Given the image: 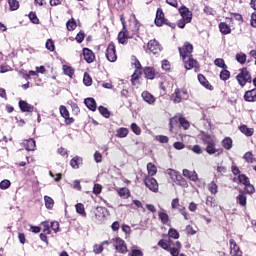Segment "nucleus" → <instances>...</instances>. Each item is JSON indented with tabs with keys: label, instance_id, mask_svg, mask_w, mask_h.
Masks as SVG:
<instances>
[{
	"label": "nucleus",
	"instance_id": "nucleus-1",
	"mask_svg": "<svg viewBox=\"0 0 256 256\" xmlns=\"http://www.w3.org/2000/svg\"><path fill=\"white\" fill-rule=\"evenodd\" d=\"M167 174L169 175L170 179L176 183V185H180V187H189L187 184V180L179 174V172L173 170V169H167Z\"/></svg>",
	"mask_w": 256,
	"mask_h": 256
},
{
	"label": "nucleus",
	"instance_id": "nucleus-2",
	"mask_svg": "<svg viewBox=\"0 0 256 256\" xmlns=\"http://www.w3.org/2000/svg\"><path fill=\"white\" fill-rule=\"evenodd\" d=\"M236 79L240 85V87H245L247 83H251V73H249V70L247 68H243L240 70V73L236 76Z\"/></svg>",
	"mask_w": 256,
	"mask_h": 256
},
{
	"label": "nucleus",
	"instance_id": "nucleus-3",
	"mask_svg": "<svg viewBox=\"0 0 256 256\" xmlns=\"http://www.w3.org/2000/svg\"><path fill=\"white\" fill-rule=\"evenodd\" d=\"M165 24L172 29H175V23H168L167 20H165V14L163 13V10L158 8L156 12L155 25H157V27H161Z\"/></svg>",
	"mask_w": 256,
	"mask_h": 256
},
{
	"label": "nucleus",
	"instance_id": "nucleus-4",
	"mask_svg": "<svg viewBox=\"0 0 256 256\" xmlns=\"http://www.w3.org/2000/svg\"><path fill=\"white\" fill-rule=\"evenodd\" d=\"M173 103H181L185 99H189V94L185 89L176 88L171 96Z\"/></svg>",
	"mask_w": 256,
	"mask_h": 256
},
{
	"label": "nucleus",
	"instance_id": "nucleus-5",
	"mask_svg": "<svg viewBox=\"0 0 256 256\" xmlns=\"http://www.w3.org/2000/svg\"><path fill=\"white\" fill-rule=\"evenodd\" d=\"M147 49H148V51H150V53H153V55H159V53H161V51H163V47L155 39L150 40L148 42Z\"/></svg>",
	"mask_w": 256,
	"mask_h": 256
},
{
	"label": "nucleus",
	"instance_id": "nucleus-6",
	"mask_svg": "<svg viewBox=\"0 0 256 256\" xmlns=\"http://www.w3.org/2000/svg\"><path fill=\"white\" fill-rule=\"evenodd\" d=\"M144 184L150 191H153V193L159 191V183H157V180L153 177L146 176L144 178Z\"/></svg>",
	"mask_w": 256,
	"mask_h": 256
},
{
	"label": "nucleus",
	"instance_id": "nucleus-7",
	"mask_svg": "<svg viewBox=\"0 0 256 256\" xmlns=\"http://www.w3.org/2000/svg\"><path fill=\"white\" fill-rule=\"evenodd\" d=\"M112 241H113L115 250L118 253H127V244H125V240H123L119 237H116Z\"/></svg>",
	"mask_w": 256,
	"mask_h": 256
},
{
	"label": "nucleus",
	"instance_id": "nucleus-8",
	"mask_svg": "<svg viewBox=\"0 0 256 256\" xmlns=\"http://www.w3.org/2000/svg\"><path fill=\"white\" fill-rule=\"evenodd\" d=\"M179 53L182 59H185L186 57H191V53H193V44L185 42L183 47L179 48Z\"/></svg>",
	"mask_w": 256,
	"mask_h": 256
},
{
	"label": "nucleus",
	"instance_id": "nucleus-9",
	"mask_svg": "<svg viewBox=\"0 0 256 256\" xmlns=\"http://www.w3.org/2000/svg\"><path fill=\"white\" fill-rule=\"evenodd\" d=\"M106 59L110 61V63H115L117 61V54L115 50V44L111 42L106 50Z\"/></svg>",
	"mask_w": 256,
	"mask_h": 256
},
{
	"label": "nucleus",
	"instance_id": "nucleus-10",
	"mask_svg": "<svg viewBox=\"0 0 256 256\" xmlns=\"http://www.w3.org/2000/svg\"><path fill=\"white\" fill-rule=\"evenodd\" d=\"M179 13L181 15V19L183 21H185V23H191L192 19H193V13H191V11L189 10V8L185 7V6H181L179 8Z\"/></svg>",
	"mask_w": 256,
	"mask_h": 256
},
{
	"label": "nucleus",
	"instance_id": "nucleus-11",
	"mask_svg": "<svg viewBox=\"0 0 256 256\" xmlns=\"http://www.w3.org/2000/svg\"><path fill=\"white\" fill-rule=\"evenodd\" d=\"M182 61L184 63L185 69H197L199 67V62L197 60L193 59V56H186L185 58H182Z\"/></svg>",
	"mask_w": 256,
	"mask_h": 256
},
{
	"label": "nucleus",
	"instance_id": "nucleus-12",
	"mask_svg": "<svg viewBox=\"0 0 256 256\" xmlns=\"http://www.w3.org/2000/svg\"><path fill=\"white\" fill-rule=\"evenodd\" d=\"M60 115L63 117L66 125H71L75 123V119L73 117H69V110H67V107L61 105L59 108Z\"/></svg>",
	"mask_w": 256,
	"mask_h": 256
},
{
	"label": "nucleus",
	"instance_id": "nucleus-13",
	"mask_svg": "<svg viewBox=\"0 0 256 256\" xmlns=\"http://www.w3.org/2000/svg\"><path fill=\"white\" fill-rule=\"evenodd\" d=\"M182 175L189 179L190 181H193L196 183V181H199V176L197 175L196 171H191L189 169H183L182 170Z\"/></svg>",
	"mask_w": 256,
	"mask_h": 256
},
{
	"label": "nucleus",
	"instance_id": "nucleus-14",
	"mask_svg": "<svg viewBox=\"0 0 256 256\" xmlns=\"http://www.w3.org/2000/svg\"><path fill=\"white\" fill-rule=\"evenodd\" d=\"M141 97L145 103H148V105H155V102L157 101V98H155L149 91H143Z\"/></svg>",
	"mask_w": 256,
	"mask_h": 256
},
{
	"label": "nucleus",
	"instance_id": "nucleus-15",
	"mask_svg": "<svg viewBox=\"0 0 256 256\" xmlns=\"http://www.w3.org/2000/svg\"><path fill=\"white\" fill-rule=\"evenodd\" d=\"M19 107L23 113H33L35 107L33 105L27 103V101L20 100Z\"/></svg>",
	"mask_w": 256,
	"mask_h": 256
},
{
	"label": "nucleus",
	"instance_id": "nucleus-16",
	"mask_svg": "<svg viewBox=\"0 0 256 256\" xmlns=\"http://www.w3.org/2000/svg\"><path fill=\"white\" fill-rule=\"evenodd\" d=\"M83 57L86 63H93L95 61V54L89 48L83 49Z\"/></svg>",
	"mask_w": 256,
	"mask_h": 256
},
{
	"label": "nucleus",
	"instance_id": "nucleus-17",
	"mask_svg": "<svg viewBox=\"0 0 256 256\" xmlns=\"http://www.w3.org/2000/svg\"><path fill=\"white\" fill-rule=\"evenodd\" d=\"M230 249V254L232 256H243V252H241V249L233 240H230Z\"/></svg>",
	"mask_w": 256,
	"mask_h": 256
},
{
	"label": "nucleus",
	"instance_id": "nucleus-18",
	"mask_svg": "<svg viewBox=\"0 0 256 256\" xmlns=\"http://www.w3.org/2000/svg\"><path fill=\"white\" fill-rule=\"evenodd\" d=\"M244 100H246L248 103H255L256 89L246 91L244 94Z\"/></svg>",
	"mask_w": 256,
	"mask_h": 256
},
{
	"label": "nucleus",
	"instance_id": "nucleus-19",
	"mask_svg": "<svg viewBox=\"0 0 256 256\" xmlns=\"http://www.w3.org/2000/svg\"><path fill=\"white\" fill-rule=\"evenodd\" d=\"M206 152L208 153V155H215V153H218L219 155L223 153V150H217V148H215V141H214L207 144Z\"/></svg>",
	"mask_w": 256,
	"mask_h": 256
},
{
	"label": "nucleus",
	"instance_id": "nucleus-20",
	"mask_svg": "<svg viewBox=\"0 0 256 256\" xmlns=\"http://www.w3.org/2000/svg\"><path fill=\"white\" fill-rule=\"evenodd\" d=\"M129 38L130 37H129V32L127 31V28H126V30H123V28H122V31L119 32V34H118L119 43H121L122 45H125Z\"/></svg>",
	"mask_w": 256,
	"mask_h": 256
},
{
	"label": "nucleus",
	"instance_id": "nucleus-21",
	"mask_svg": "<svg viewBox=\"0 0 256 256\" xmlns=\"http://www.w3.org/2000/svg\"><path fill=\"white\" fill-rule=\"evenodd\" d=\"M23 143L26 151H35V148L37 147V144L33 138L24 140Z\"/></svg>",
	"mask_w": 256,
	"mask_h": 256
},
{
	"label": "nucleus",
	"instance_id": "nucleus-22",
	"mask_svg": "<svg viewBox=\"0 0 256 256\" xmlns=\"http://www.w3.org/2000/svg\"><path fill=\"white\" fill-rule=\"evenodd\" d=\"M84 104L90 111H97V102L93 98H86Z\"/></svg>",
	"mask_w": 256,
	"mask_h": 256
},
{
	"label": "nucleus",
	"instance_id": "nucleus-23",
	"mask_svg": "<svg viewBox=\"0 0 256 256\" xmlns=\"http://www.w3.org/2000/svg\"><path fill=\"white\" fill-rule=\"evenodd\" d=\"M239 131H241L246 137H252L253 133H255V129L249 128L247 125H241L239 127Z\"/></svg>",
	"mask_w": 256,
	"mask_h": 256
},
{
	"label": "nucleus",
	"instance_id": "nucleus-24",
	"mask_svg": "<svg viewBox=\"0 0 256 256\" xmlns=\"http://www.w3.org/2000/svg\"><path fill=\"white\" fill-rule=\"evenodd\" d=\"M117 193L119 197H122V199H128V197L131 196V191H129V188L123 187L117 190Z\"/></svg>",
	"mask_w": 256,
	"mask_h": 256
},
{
	"label": "nucleus",
	"instance_id": "nucleus-25",
	"mask_svg": "<svg viewBox=\"0 0 256 256\" xmlns=\"http://www.w3.org/2000/svg\"><path fill=\"white\" fill-rule=\"evenodd\" d=\"M219 29L222 35H229V33H231V27L225 22L219 24Z\"/></svg>",
	"mask_w": 256,
	"mask_h": 256
},
{
	"label": "nucleus",
	"instance_id": "nucleus-26",
	"mask_svg": "<svg viewBox=\"0 0 256 256\" xmlns=\"http://www.w3.org/2000/svg\"><path fill=\"white\" fill-rule=\"evenodd\" d=\"M236 203H238V205H241V207H245L247 205V196L243 192H241L236 197Z\"/></svg>",
	"mask_w": 256,
	"mask_h": 256
},
{
	"label": "nucleus",
	"instance_id": "nucleus-27",
	"mask_svg": "<svg viewBox=\"0 0 256 256\" xmlns=\"http://www.w3.org/2000/svg\"><path fill=\"white\" fill-rule=\"evenodd\" d=\"M127 135H129V129L127 128L122 127L116 131V137H118L119 139H125Z\"/></svg>",
	"mask_w": 256,
	"mask_h": 256
},
{
	"label": "nucleus",
	"instance_id": "nucleus-28",
	"mask_svg": "<svg viewBox=\"0 0 256 256\" xmlns=\"http://www.w3.org/2000/svg\"><path fill=\"white\" fill-rule=\"evenodd\" d=\"M222 146L227 151H230V149L233 148V140L230 137H226L222 140Z\"/></svg>",
	"mask_w": 256,
	"mask_h": 256
},
{
	"label": "nucleus",
	"instance_id": "nucleus-29",
	"mask_svg": "<svg viewBox=\"0 0 256 256\" xmlns=\"http://www.w3.org/2000/svg\"><path fill=\"white\" fill-rule=\"evenodd\" d=\"M144 75L147 79H155V68L146 67L144 69Z\"/></svg>",
	"mask_w": 256,
	"mask_h": 256
},
{
	"label": "nucleus",
	"instance_id": "nucleus-30",
	"mask_svg": "<svg viewBox=\"0 0 256 256\" xmlns=\"http://www.w3.org/2000/svg\"><path fill=\"white\" fill-rule=\"evenodd\" d=\"M44 203H45V207L46 209H53V207H55V200H53V198H51L50 196H44Z\"/></svg>",
	"mask_w": 256,
	"mask_h": 256
},
{
	"label": "nucleus",
	"instance_id": "nucleus-31",
	"mask_svg": "<svg viewBox=\"0 0 256 256\" xmlns=\"http://www.w3.org/2000/svg\"><path fill=\"white\" fill-rule=\"evenodd\" d=\"M75 209L78 215H81V217H87V212H85V205H83V203L76 204Z\"/></svg>",
	"mask_w": 256,
	"mask_h": 256
},
{
	"label": "nucleus",
	"instance_id": "nucleus-32",
	"mask_svg": "<svg viewBox=\"0 0 256 256\" xmlns=\"http://www.w3.org/2000/svg\"><path fill=\"white\" fill-rule=\"evenodd\" d=\"M147 171H148V175H150V177H153V176L157 175V166H155V164L149 162L147 164Z\"/></svg>",
	"mask_w": 256,
	"mask_h": 256
},
{
	"label": "nucleus",
	"instance_id": "nucleus-33",
	"mask_svg": "<svg viewBox=\"0 0 256 256\" xmlns=\"http://www.w3.org/2000/svg\"><path fill=\"white\" fill-rule=\"evenodd\" d=\"M243 159L246 161V163H255L256 162L255 156H253V152H251V151L246 152L243 156Z\"/></svg>",
	"mask_w": 256,
	"mask_h": 256
},
{
	"label": "nucleus",
	"instance_id": "nucleus-34",
	"mask_svg": "<svg viewBox=\"0 0 256 256\" xmlns=\"http://www.w3.org/2000/svg\"><path fill=\"white\" fill-rule=\"evenodd\" d=\"M158 217L162 223V225H167L169 223V214L165 212H159Z\"/></svg>",
	"mask_w": 256,
	"mask_h": 256
},
{
	"label": "nucleus",
	"instance_id": "nucleus-35",
	"mask_svg": "<svg viewBox=\"0 0 256 256\" xmlns=\"http://www.w3.org/2000/svg\"><path fill=\"white\" fill-rule=\"evenodd\" d=\"M82 159L78 156H75L70 160V165L73 169H79V163H81Z\"/></svg>",
	"mask_w": 256,
	"mask_h": 256
},
{
	"label": "nucleus",
	"instance_id": "nucleus-36",
	"mask_svg": "<svg viewBox=\"0 0 256 256\" xmlns=\"http://www.w3.org/2000/svg\"><path fill=\"white\" fill-rule=\"evenodd\" d=\"M10 11H17L19 9V1L17 0H7Z\"/></svg>",
	"mask_w": 256,
	"mask_h": 256
},
{
	"label": "nucleus",
	"instance_id": "nucleus-37",
	"mask_svg": "<svg viewBox=\"0 0 256 256\" xmlns=\"http://www.w3.org/2000/svg\"><path fill=\"white\" fill-rule=\"evenodd\" d=\"M208 190L210 191V193L212 195H215L219 191V186H217V184L215 182H210L208 184Z\"/></svg>",
	"mask_w": 256,
	"mask_h": 256
},
{
	"label": "nucleus",
	"instance_id": "nucleus-38",
	"mask_svg": "<svg viewBox=\"0 0 256 256\" xmlns=\"http://www.w3.org/2000/svg\"><path fill=\"white\" fill-rule=\"evenodd\" d=\"M214 65H216V67H220V69H227V64H225V60H223V58H216L214 60Z\"/></svg>",
	"mask_w": 256,
	"mask_h": 256
},
{
	"label": "nucleus",
	"instance_id": "nucleus-39",
	"mask_svg": "<svg viewBox=\"0 0 256 256\" xmlns=\"http://www.w3.org/2000/svg\"><path fill=\"white\" fill-rule=\"evenodd\" d=\"M96 211V217H98V219L105 218V213H107V209H105L104 207H98L96 208Z\"/></svg>",
	"mask_w": 256,
	"mask_h": 256
},
{
	"label": "nucleus",
	"instance_id": "nucleus-40",
	"mask_svg": "<svg viewBox=\"0 0 256 256\" xmlns=\"http://www.w3.org/2000/svg\"><path fill=\"white\" fill-rule=\"evenodd\" d=\"M98 111L100 114H102L106 119H109L111 117V113L109 110L104 106H99Z\"/></svg>",
	"mask_w": 256,
	"mask_h": 256
},
{
	"label": "nucleus",
	"instance_id": "nucleus-41",
	"mask_svg": "<svg viewBox=\"0 0 256 256\" xmlns=\"http://www.w3.org/2000/svg\"><path fill=\"white\" fill-rule=\"evenodd\" d=\"M229 77H231V72H229V70H227V68L220 72V79L222 81H227L229 79Z\"/></svg>",
	"mask_w": 256,
	"mask_h": 256
},
{
	"label": "nucleus",
	"instance_id": "nucleus-42",
	"mask_svg": "<svg viewBox=\"0 0 256 256\" xmlns=\"http://www.w3.org/2000/svg\"><path fill=\"white\" fill-rule=\"evenodd\" d=\"M66 27H67L68 31H75V29H77V23L75 22L74 19H70L66 23Z\"/></svg>",
	"mask_w": 256,
	"mask_h": 256
},
{
	"label": "nucleus",
	"instance_id": "nucleus-43",
	"mask_svg": "<svg viewBox=\"0 0 256 256\" xmlns=\"http://www.w3.org/2000/svg\"><path fill=\"white\" fill-rule=\"evenodd\" d=\"M83 83L84 85H86V87H91V85L93 84V79L91 78V76H89L88 73H84Z\"/></svg>",
	"mask_w": 256,
	"mask_h": 256
},
{
	"label": "nucleus",
	"instance_id": "nucleus-44",
	"mask_svg": "<svg viewBox=\"0 0 256 256\" xmlns=\"http://www.w3.org/2000/svg\"><path fill=\"white\" fill-rule=\"evenodd\" d=\"M198 81L205 87L206 89H209V81L203 76L202 74L198 75Z\"/></svg>",
	"mask_w": 256,
	"mask_h": 256
},
{
	"label": "nucleus",
	"instance_id": "nucleus-45",
	"mask_svg": "<svg viewBox=\"0 0 256 256\" xmlns=\"http://www.w3.org/2000/svg\"><path fill=\"white\" fill-rule=\"evenodd\" d=\"M206 205L208 207H217V202L215 201V198H213V196H207Z\"/></svg>",
	"mask_w": 256,
	"mask_h": 256
},
{
	"label": "nucleus",
	"instance_id": "nucleus-46",
	"mask_svg": "<svg viewBox=\"0 0 256 256\" xmlns=\"http://www.w3.org/2000/svg\"><path fill=\"white\" fill-rule=\"evenodd\" d=\"M236 60L243 65L247 61V55L245 53H238L236 54Z\"/></svg>",
	"mask_w": 256,
	"mask_h": 256
},
{
	"label": "nucleus",
	"instance_id": "nucleus-47",
	"mask_svg": "<svg viewBox=\"0 0 256 256\" xmlns=\"http://www.w3.org/2000/svg\"><path fill=\"white\" fill-rule=\"evenodd\" d=\"M64 75H68V77H73L75 70L71 68V66L64 65L63 66Z\"/></svg>",
	"mask_w": 256,
	"mask_h": 256
},
{
	"label": "nucleus",
	"instance_id": "nucleus-48",
	"mask_svg": "<svg viewBox=\"0 0 256 256\" xmlns=\"http://www.w3.org/2000/svg\"><path fill=\"white\" fill-rule=\"evenodd\" d=\"M168 235L172 239H179V232L175 228H170L168 231Z\"/></svg>",
	"mask_w": 256,
	"mask_h": 256
},
{
	"label": "nucleus",
	"instance_id": "nucleus-49",
	"mask_svg": "<svg viewBox=\"0 0 256 256\" xmlns=\"http://www.w3.org/2000/svg\"><path fill=\"white\" fill-rule=\"evenodd\" d=\"M203 143H205L206 145L209 143H214L215 140L213 139V136L209 135V134H204L203 138H202Z\"/></svg>",
	"mask_w": 256,
	"mask_h": 256
},
{
	"label": "nucleus",
	"instance_id": "nucleus-50",
	"mask_svg": "<svg viewBox=\"0 0 256 256\" xmlns=\"http://www.w3.org/2000/svg\"><path fill=\"white\" fill-rule=\"evenodd\" d=\"M238 180L239 183H242V185H249V178L244 174H240L238 176Z\"/></svg>",
	"mask_w": 256,
	"mask_h": 256
},
{
	"label": "nucleus",
	"instance_id": "nucleus-51",
	"mask_svg": "<svg viewBox=\"0 0 256 256\" xmlns=\"http://www.w3.org/2000/svg\"><path fill=\"white\" fill-rule=\"evenodd\" d=\"M181 204H179V198H174L171 202V208L172 209H177L179 211V209H181Z\"/></svg>",
	"mask_w": 256,
	"mask_h": 256
},
{
	"label": "nucleus",
	"instance_id": "nucleus-52",
	"mask_svg": "<svg viewBox=\"0 0 256 256\" xmlns=\"http://www.w3.org/2000/svg\"><path fill=\"white\" fill-rule=\"evenodd\" d=\"M29 19L34 23V25H39V18L37 17V14L34 12L29 13Z\"/></svg>",
	"mask_w": 256,
	"mask_h": 256
},
{
	"label": "nucleus",
	"instance_id": "nucleus-53",
	"mask_svg": "<svg viewBox=\"0 0 256 256\" xmlns=\"http://www.w3.org/2000/svg\"><path fill=\"white\" fill-rule=\"evenodd\" d=\"M9 187H11V181H9V180H2L0 182V189L5 190V189H9Z\"/></svg>",
	"mask_w": 256,
	"mask_h": 256
},
{
	"label": "nucleus",
	"instance_id": "nucleus-54",
	"mask_svg": "<svg viewBox=\"0 0 256 256\" xmlns=\"http://www.w3.org/2000/svg\"><path fill=\"white\" fill-rule=\"evenodd\" d=\"M46 49H48V51H55V43L53 42V40L48 39L46 41Z\"/></svg>",
	"mask_w": 256,
	"mask_h": 256
},
{
	"label": "nucleus",
	"instance_id": "nucleus-55",
	"mask_svg": "<svg viewBox=\"0 0 256 256\" xmlns=\"http://www.w3.org/2000/svg\"><path fill=\"white\" fill-rule=\"evenodd\" d=\"M43 225V233H46V235L51 234V226L49 225V222H42Z\"/></svg>",
	"mask_w": 256,
	"mask_h": 256
},
{
	"label": "nucleus",
	"instance_id": "nucleus-56",
	"mask_svg": "<svg viewBox=\"0 0 256 256\" xmlns=\"http://www.w3.org/2000/svg\"><path fill=\"white\" fill-rule=\"evenodd\" d=\"M156 141H159V143H169V137L165 135H157Z\"/></svg>",
	"mask_w": 256,
	"mask_h": 256
},
{
	"label": "nucleus",
	"instance_id": "nucleus-57",
	"mask_svg": "<svg viewBox=\"0 0 256 256\" xmlns=\"http://www.w3.org/2000/svg\"><path fill=\"white\" fill-rule=\"evenodd\" d=\"M131 129L135 135H141V128L136 123L131 124Z\"/></svg>",
	"mask_w": 256,
	"mask_h": 256
},
{
	"label": "nucleus",
	"instance_id": "nucleus-58",
	"mask_svg": "<svg viewBox=\"0 0 256 256\" xmlns=\"http://www.w3.org/2000/svg\"><path fill=\"white\" fill-rule=\"evenodd\" d=\"M101 191H103V186H101L100 184H94L93 194L99 195Z\"/></svg>",
	"mask_w": 256,
	"mask_h": 256
},
{
	"label": "nucleus",
	"instance_id": "nucleus-59",
	"mask_svg": "<svg viewBox=\"0 0 256 256\" xmlns=\"http://www.w3.org/2000/svg\"><path fill=\"white\" fill-rule=\"evenodd\" d=\"M94 253H96V255H99V253L103 252V244H95L94 245Z\"/></svg>",
	"mask_w": 256,
	"mask_h": 256
},
{
	"label": "nucleus",
	"instance_id": "nucleus-60",
	"mask_svg": "<svg viewBox=\"0 0 256 256\" xmlns=\"http://www.w3.org/2000/svg\"><path fill=\"white\" fill-rule=\"evenodd\" d=\"M85 40V33L84 32H79L76 35V41L77 43H83V41Z\"/></svg>",
	"mask_w": 256,
	"mask_h": 256
},
{
	"label": "nucleus",
	"instance_id": "nucleus-61",
	"mask_svg": "<svg viewBox=\"0 0 256 256\" xmlns=\"http://www.w3.org/2000/svg\"><path fill=\"white\" fill-rule=\"evenodd\" d=\"M174 149H177V151H181L185 147V144L183 142H175L173 144Z\"/></svg>",
	"mask_w": 256,
	"mask_h": 256
},
{
	"label": "nucleus",
	"instance_id": "nucleus-62",
	"mask_svg": "<svg viewBox=\"0 0 256 256\" xmlns=\"http://www.w3.org/2000/svg\"><path fill=\"white\" fill-rule=\"evenodd\" d=\"M251 27L256 28V12H253L250 20Z\"/></svg>",
	"mask_w": 256,
	"mask_h": 256
},
{
	"label": "nucleus",
	"instance_id": "nucleus-63",
	"mask_svg": "<svg viewBox=\"0 0 256 256\" xmlns=\"http://www.w3.org/2000/svg\"><path fill=\"white\" fill-rule=\"evenodd\" d=\"M131 256H143V252L139 249H132Z\"/></svg>",
	"mask_w": 256,
	"mask_h": 256
},
{
	"label": "nucleus",
	"instance_id": "nucleus-64",
	"mask_svg": "<svg viewBox=\"0 0 256 256\" xmlns=\"http://www.w3.org/2000/svg\"><path fill=\"white\" fill-rule=\"evenodd\" d=\"M169 252H170V254H171L172 256H179V249H178V248H175V247L170 248V249H169Z\"/></svg>",
	"mask_w": 256,
	"mask_h": 256
}]
</instances>
